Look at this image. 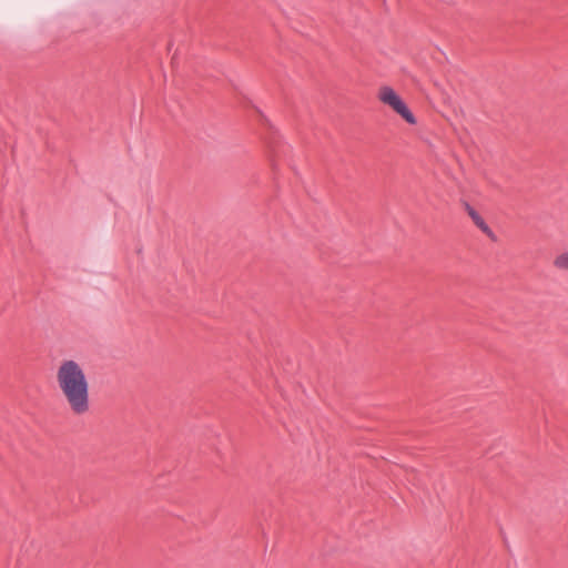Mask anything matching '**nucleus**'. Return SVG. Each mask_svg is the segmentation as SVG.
<instances>
[{
	"instance_id": "obj_3",
	"label": "nucleus",
	"mask_w": 568,
	"mask_h": 568,
	"mask_svg": "<svg viewBox=\"0 0 568 568\" xmlns=\"http://www.w3.org/2000/svg\"><path fill=\"white\" fill-rule=\"evenodd\" d=\"M464 207L474 222V224L483 231L490 240L497 241L496 234L489 227V225L485 222V220L480 216V214L467 202L464 203Z\"/></svg>"
},
{
	"instance_id": "obj_4",
	"label": "nucleus",
	"mask_w": 568,
	"mask_h": 568,
	"mask_svg": "<svg viewBox=\"0 0 568 568\" xmlns=\"http://www.w3.org/2000/svg\"><path fill=\"white\" fill-rule=\"evenodd\" d=\"M554 265L559 270H568V252L559 254L555 258Z\"/></svg>"
},
{
	"instance_id": "obj_1",
	"label": "nucleus",
	"mask_w": 568,
	"mask_h": 568,
	"mask_svg": "<svg viewBox=\"0 0 568 568\" xmlns=\"http://www.w3.org/2000/svg\"><path fill=\"white\" fill-rule=\"evenodd\" d=\"M57 381L70 409L75 415L88 413L89 382L80 364L73 359L64 361L58 368Z\"/></svg>"
},
{
	"instance_id": "obj_2",
	"label": "nucleus",
	"mask_w": 568,
	"mask_h": 568,
	"mask_svg": "<svg viewBox=\"0 0 568 568\" xmlns=\"http://www.w3.org/2000/svg\"><path fill=\"white\" fill-rule=\"evenodd\" d=\"M379 100L389 105L407 123L416 124L417 120L404 100L390 87H383L378 94Z\"/></svg>"
}]
</instances>
